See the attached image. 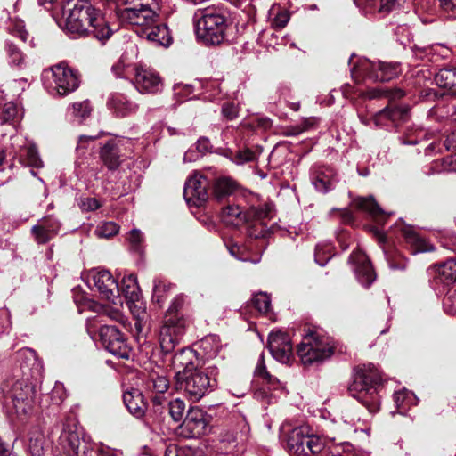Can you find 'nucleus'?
Here are the masks:
<instances>
[{
	"instance_id": "6e6552de",
	"label": "nucleus",
	"mask_w": 456,
	"mask_h": 456,
	"mask_svg": "<svg viewBox=\"0 0 456 456\" xmlns=\"http://www.w3.org/2000/svg\"><path fill=\"white\" fill-rule=\"evenodd\" d=\"M402 72L399 62H374L370 60H361L351 70L352 77L358 75L373 81L387 82L397 77Z\"/></svg>"
},
{
	"instance_id": "5701e85b",
	"label": "nucleus",
	"mask_w": 456,
	"mask_h": 456,
	"mask_svg": "<svg viewBox=\"0 0 456 456\" xmlns=\"http://www.w3.org/2000/svg\"><path fill=\"white\" fill-rule=\"evenodd\" d=\"M61 223L54 216L49 215L39 219L31 228V233L37 244H46L58 235Z\"/></svg>"
},
{
	"instance_id": "4be33fe9",
	"label": "nucleus",
	"mask_w": 456,
	"mask_h": 456,
	"mask_svg": "<svg viewBox=\"0 0 456 456\" xmlns=\"http://www.w3.org/2000/svg\"><path fill=\"white\" fill-rule=\"evenodd\" d=\"M408 118V109L388 106L372 116L375 127L390 130L397 127Z\"/></svg>"
},
{
	"instance_id": "774afa93",
	"label": "nucleus",
	"mask_w": 456,
	"mask_h": 456,
	"mask_svg": "<svg viewBox=\"0 0 456 456\" xmlns=\"http://www.w3.org/2000/svg\"><path fill=\"white\" fill-rule=\"evenodd\" d=\"M79 207L83 211H94L101 207L100 202L94 198H82Z\"/></svg>"
},
{
	"instance_id": "0eeeda50",
	"label": "nucleus",
	"mask_w": 456,
	"mask_h": 456,
	"mask_svg": "<svg viewBox=\"0 0 456 456\" xmlns=\"http://www.w3.org/2000/svg\"><path fill=\"white\" fill-rule=\"evenodd\" d=\"M157 3L155 0H126L125 6L118 10L122 22L145 28L157 22Z\"/></svg>"
},
{
	"instance_id": "0e129e2a",
	"label": "nucleus",
	"mask_w": 456,
	"mask_h": 456,
	"mask_svg": "<svg viewBox=\"0 0 456 456\" xmlns=\"http://www.w3.org/2000/svg\"><path fill=\"white\" fill-rule=\"evenodd\" d=\"M127 240L131 245V248L134 251H139L143 241V236L140 230L133 229L128 235Z\"/></svg>"
},
{
	"instance_id": "c756f323",
	"label": "nucleus",
	"mask_w": 456,
	"mask_h": 456,
	"mask_svg": "<svg viewBox=\"0 0 456 456\" xmlns=\"http://www.w3.org/2000/svg\"><path fill=\"white\" fill-rule=\"evenodd\" d=\"M269 215L264 217L252 216L251 220L246 222L248 224L247 233L250 239H265L271 232L270 228L266 223L273 217V208L268 205Z\"/></svg>"
},
{
	"instance_id": "c03bdc74",
	"label": "nucleus",
	"mask_w": 456,
	"mask_h": 456,
	"mask_svg": "<svg viewBox=\"0 0 456 456\" xmlns=\"http://www.w3.org/2000/svg\"><path fill=\"white\" fill-rule=\"evenodd\" d=\"M22 116L21 110L13 102H8L0 104V122L1 124L14 121Z\"/></svg>"
},
{
	"instance_id": "603ef678",
	"label": "nucleus",
	"mask_w": 456,
	"mask_h": 456,
	"mask_svg": "<svg viewBox=\"0 0 456 456\" xmlns=\"http://www.w3.org/2000/svg\"><path fill=\"white\" fill-rule=\"evenodd\" d=\"M183 305V297L181 296L175 297L168 309L166 312L164 318L172 317V319H179V321H187L184 314L182 313Z\"/></svg>"
},
{
	"instance_id": "a18cd8bd",
	"label": "nucleus",
	"mask_w": 456,
	"mask_h": 456,
	"mask_svg": "<svg viewBox=\"0 0 456 456\" xmlns=\"http://www.w3.org/2000/svg\"><path fill=\"white\" fill-rule=\"evenodd\" d=\"M404 95V91L400 88L388 89L387 87H377L370 89L366 93V96L370 99L386 97L391 101L401 99Z\"/></svg>"
},
{
	"instance_id": "423d86ee",
	"label": "nucleus",
	"mask_w": 456,
	"mask_h": 456,
	"mask_svg": "<svg viewBox=\"0 0 456 456\" xmlns=\"http://www.w3.org/2000/svg\"><path fill=\"white\" fill-rule=\"evenodd\" d=\"M176 378L179 388L183 390L187 397L193 402L200 400L216 386V379L203 370L194 369L186 370V371L178 370Z\"/></svg>"
},
{
	"instance_id": "338daca9",
	"label": "nucleus",
	"mask_w": 456,
	"mask_h": 456,
	"mask_svg": "<svg viewBox=\"0 0 456 456\" xmlns=\"http://www.w3.org/2000/svg\"><path fill=\"white\" fill-rule=\"evenodd\" d=\"M405 0H380L379 12L387 13L401 6Z\"/></svg>"
},
{
	"instance_id": "cd10ccee",
	"label": "nucleus",
	"mask_w": 456,
	"mask_h": 456,
	"mask_svg": "<svg viewBox=\"0 0 456 456\" xmlns=\"http://www.w3.org/2000/svg\"><path fill=\"white\" fill-rule=\"evenodd\" d=\"M121 140L110 138L100 150V158L102 163L110 170L117 169L121 163Z\"/></svg>"
},
{
	"instance_id": "49530a36",
	"label": "nucleus",
	"mask_w": 456,
	"mask_h": 456,
	"mask_svg": "<svg viewBox=\"0 0 456 456\" xmlns=\"http://www.w3.org/2000/svg\"><path fill=\"white\" fill-rule=\"evenodd\" d=\"M411 49L413 57L416 60H420V61H424L426 59L430 61L431 59L429 58V55L434 53H436L438 49L443 50V52L448 51L446 48H444L442 46V45H427V46H420V45L414 44L411 47ZM444 53H442V55H444Z\"/></svg>"
},
{
	"instance_id": "ddd939ff",
	"label": "nucleus",
	"mask_w": 456,
	"mask_h": 456,
	"mask_svg": "<svg viewBox=\"0 0 456 456\" xmlns=\"http://www.w3.org/2000/svg\"><path fill=\"white\" fill-rule=\"evenodd\" d=\"M36 387L31 379H17L9 392L13 406L18 412L28 413L36 399Z\"/></svg>"
},
{
	"instance_id": "680f3d73",
	"label": "nucleus",
	"mask_w": 456,
	"mask_h": 456,
	"mask_svg": "<svg viewBox=\"0 0 456 456\" xmlns=\"http://www.w3.org/2000/svg\"><path fill=\"white\" fill-rule=\"evenodd\" d=\"M255 159V152L249 149L239 150L234 153L233 157L232 158V161L238 165L253 161Z\"/></svg>"
},
{
	"instance_id": "2eb2a0df",
	"label": "nucleus",
	"mask_w": 456,
	"mask_h": 456,
	"mask_svg": "<svg viewBox=\"0 0 456 456\" xmlns=\"http://www.w3.org/2000/svg\"><path fill=\"white\" fill-rule=\"evenodd\" d=\"M269 215L268 204L252 206L243 211L238 205H228L222 210V220L229 225L240 226L251 220L252 216L264 217Z\"/></svg>"
},
{
	"instance_id": "bf43d9fd",
	"label": "nucleus",
	"mask_w": 456,
	"mask_h": 456,
	"mask_svg": "<svg viewBox=\"0 0 456 456\" xmlns=\"http://www.w3.org/2000/svg\"><path fill=\"white\" fill-rule=\"evenodd\" d=\"M118 232V225L114 222H104L95 229V234L99 238H110Z\"/></svg>"
},
{
	"instance_id": "a211bd4d",
	"label": "nucleus",
	"mask_w": 456,
	"mask_h": 456,
	"mask_svg": "<svg viewBox=\"0 0 456 456\" xmlns=\"http://www.w3.org/2000/svg\"><path fill=\"white\" fill-rule=\"evenodd\" d=\"M12 141L13 158L21 165L31 167H42V160L33 142L21 135L12 136Z\"/></svg>"
},
{
	"instance_id": "f3484780",
	"label": "nucleus",
	"mask_w": 456,
	"mask_h": 456,
	"mask_svg": "<svg viewBox=\"0 0 456 456\" xmlns=\"http://www.w3.org/2000/svg\"><path fill=\"white\" fill-rule=\"evenodd\" d=\"M348 263L352 265L358 282L368 289L376 281L377 275L368 256L361 250H354Z\"/></svg>"
},
{
	"instance_id": "052dcab7",
	"label": "nucleus",
	"mask_w": 456,
	"mask_h": 456,
	"mask_svg": "<svg viewBox=\"0 0 456 456\" xmlns=\"http://www.w3.org/2000/svg\"><path fill=\"white\" fill-rule=\"evenodd\" d=\"M94 312H102L103 314L110 317L111 320H114L116 322L124 323L126 322V318L121 313V311L118 308L114 307H108L103 306L101 305H98V307Z\"/></svg>"
},
{
	"instance_id": "4468645a",
	"label": "nucleus",
	"mask_w": 456,
	"mask_h": 456,
	"mask_svg": "<svg viewBox=\"0 0 456 456\" xmlns=\"http://www.w3.org/2000/svg\"><path fill=\"white\" fill-rule=\"evenodd\" d=\"M94 285L102 298L118 305L122 304L119 297V285L110 271L94 269L91 272Z\"/></svg>"
},
{
	"instance_id": "a19ab883",
	"label": "nucleus",
	"mask_w": 456,
	"mask_h": 456,
	"mask_svg": "<svg viewBox=\"0 0 456 456\" xmlns=\"http://www.w3.org/2000/svg\"><path fill=\"white\" fill-rule=\"evenodd\" d=\"M428 140V134L423 129H407V131L398 137L401 145H419Z\"/></svg>"
},
{
	"instance_id": "9b49d317",
	"label": "nucleus",
	"mask_w": 456,
	"mask_h": 456,
	"mask_svg": "<svg viewBox=\"0 0 456 456\" xmlns=\"http://www.w3.org/2000/svg\"><path fill=\"white\" fill-rule=\"evenodd\" d=\"M99 336L102 345L113 355L128 359L130 347L126 337L116 326L102 325L99 330Z\"/></svg>"
},
{
	"instance_id": "4c0bfd02",
	"label": "nucleus",
	"mask_w": 456,
	"mask_h": 456,
	"mask_svg": "<svg viewBox=\"0 0 456 456\" xmlns=\"http://www.w3.org/2000/svg\"><path fill=\"white\" fill-rule=\"evenodd\" d=\"M194 352L191 349L186 347L180 348L172 356V365L174 369L182 368L183 371H186V370H194Z\"/></svg>"
},
{
	"instance_id": "79ce46f5",
	"label": "nucleus",
	"mask_w": 456,
	"mask_h": 456,
	"mask_svg": "<svg viewBox=\"0 0 456 456\" xmlns=\"http://www.w3.org/2000/svg\"><path fill=\"white\" fill-rule=\"evenodd\" d=\"M45 436L40 430H33L29 433L28 449L31 456H45Z\"/></svg>"
},
{
	"instance_id": "aec40b11",
	"label": "nucleus",
	"mask_w": 456,
	"mask_h": 456,
	"mask_svg": "<svg viewBox=\"0 0 456 456\" xmlns=\"http://www.w3.org/2000/svg\"><path fill=\"white\" fill-rule=\"evenodd\" d=\"M208 181L207 178L202 175L195 173L187 179L184 184V200L189 204L195 206L202 205L208 199Z\"/></svg>"
},
{
	"instance_id": "69168bd1",
	"label": "nucleus",
	"mask_w": 456,
	"mask_h": 456,
	"mask_svg": "<svg viewBox=\"0 0 456 456\" xmlns=\"http://www.w3.org/2000/svg\"><path fill=\"white\" fill-rule=\"evenodd\" d=\"M12 330L11 314L8 310L0 311V336Z\"/></svg>"
},
{
	"instance_id": "412c9836",
	"label": "nucleus",
	"mask_w": 456,
	"mask_h": 456,
	"mask_svg": "<svg viewBox=\"0 0 456 456\" xmlns=\"http://www.w3.org/2000/svg\"><path fill=\"white\" fill-rule=\"evenodd\" d=\"M134 85L141 94H157L163 87L162 79L155 70L138 66L134 69Z\"/></svg>"
},
{
	"instance_id": "864d4df0",
	"label": "nucleus",
	"mask_w": 456,
	"mask_h": 456,
	"mask_svg": "<svg viewBox=\"0 0 456 456\" xmlns=\"http://www.w3.org/2000/svg\"><path fill=\"white\" fill-rule=\"evenodd\" d=\"M91 111L92 107L88 101L75 102L71 107V114L75 118H77V121L78 123H81L87 117H89Z\"/></svg>"
},
{
	"instance_id": "f8f14e48",
	"label": "nucleus",
	"mask_w": 456,
	"mask_h": 456,
	"mask_svg": "<svg viewBox=\"0 0 456 456\" xmlns=\"http://www.w3.org/2000/svg\"><path fill=\"white\" fill-rule=\"evenodd\" d=\"M59 440L62 448L69 450L75 456H93L94 451L97 452V447H100L86 436L80 439L78 432L69 424L63 427Z\"/></svg>"
},
{
	"instance_id": "3c124183",
	"label": "nucleus",
	"mask_w": 456,
	"mask_h": 456,
	"mask_svg": "<svg viewBox=\"0 0 456 456\" xmlns=\"http://www.w3.org/2000/svg\"><path fill=\"white\" fill-rule=\"evenodd\" d=\"M185 403L183 400L176 398L172 401L167 400V411L175 422H179L183 417Z\"/></svg>"
},
{
	"instance_id": "58836bf2",
	"label": "nucleus",
	"mask_w": 456,
	"mask_h": 456,
	"mask_svg": "<svg viewBox=\"0 0 456 456\" xmlns=\"http://www.w3.org/2000/svg\"><path fill=\"white\" fill-rule=\"evenodd\" d=\"M435 81L438 86L448 88L456 94V67L441 69L436 73Z\"/></svg>"
},
{
	"instance_id": "5fc2aeb1",
	"label": "nucleus",
	"mask_w": 456,
	"mask_h": 456,
	"mask_svg": "<svg viewBox=\"0 0 456 456\" xmlns=\"http://www.w3.org/2000/svg\"><path fill=\"white\" fill-rule=\"evenodd\" d=\"M200 347L206 352L209 357L216 355L221 346L216 336L210 335L200 341Z\"/></svg>"
},
{
	"instance_id": "6e6d98bb",
	"label": "nucleus",
	"mask_w": 456,
	"mask_h": 456,
	"mask_svg": "<svg viewBox=\"0 0 456 456\" xmlns=\"http://www.w3.org/2000/svg\"><path fill=\"white\" fill-rule=\"evenodd\" d=\"M138 66H133L125 61L121 58L117 63L112 66V72L117 77L128 78L130 75L134 74V69Z\"/></svg>"
},
{
	"instance_id": "4d7b16f0",
	"label": "nucleus",
	"mask_w": 456,
	"mask_h": 456,
	"mask_svg": "<svg viewBox=\"0 0 456 456\" xmlns=\"http://www.w3.org/2000/svg\"><path fill=\"white\" fill-rule=\"evenodd\" d=\"M5 47L10 59V63L21 68L24 63V55L21 51L11 42H6Z\"/></svg>"
},
{
	"instance_id": "9d476101",
	"label": "nucleus",
	"mask_w": 456,
	"mask_h": 456,
	"mask_svg": "<svg viewBox=\"0 0 456 456\" xmlns=\"http://www.w3.org/2000/svg\"><path fill=\"white\" fill-rule=\"evenodd\" d=\"M187 325V321H179L172 317L164 318L159 329V340L162 352L171 354L180 343Z\"/></svg>"
},
{
	"instance_id": "dca6fc26",
	"label": "nucleus",
	"mask_w": 456,
	"mask_h": 456,
	"mask_svg": "<svg viewBox=\"0 0 456 456\" xmlns=\"http://www.w3.org/2000/svg\"><path fill=\"white\" fill-rule=\"evenodd\" d=\"M225 246L234 258L253 264H258L261 261L262 253L266 248L264 241L254 243L248 240L245 244H240L232 239L225 240Z\"/></svg>"
},
{
	"instance_id": "b1692460",
	"label": "nucleus",
	"mask_w": 456,
	"mask_h": 456,
	"mask_svg": "<svg viewBox=\"0 0 456 456\" xmlns=\"http://www.w3.org/2000/svg\"><path fill=\"white\" fill-rule=\"evenodd\" d=\"M268 349L273 357L281 363H288L292 356L289 337L281 331L272 332L269 335Z\"/></svg>"
},
{
	"instance_id": "72a5a7b5",
	"label": "nucleus",
	"mask_w": 456,
	"mask_h": 456,
	"mask_svg": "<svg viewBox=\"0 0 456 456\" xmlns=\"http://www.w3.org/2000/svg\"><path fill=\"white\" fill-rule=\"evenodd\" d=\"M435 281L446 287L456 281V259H448L437 266Z\"/></svg>"
},
{
	"instance_id": "2f4dec72",
	"label": "nucleus",
	"mask_w": 456,
	"mask_h": 456,
	"mask_svg": "<svg viewBox=\"0 0 456 456\" xmlns=\"http://www.w3.org/2000/svg\"><path fill=\"white\" fill-rule=\"evenodd\" d=\"M375 235L382 247L383 254L386 257L387 265L391 270L404 271L407 267V260L396 249L388 250L385 248L387 238L379 231H375Z\"/></svg>"
},
{
	"instance_id": "c9c22d12",
	"label": "nucleus",
	"mask_w": 456,
	"mask_h": 456,
	"mask_svg": "<svg viewBox=\"0 0 456 456\" xmlns=\"http://www.w3.org/2000/svg\"><path fill=\"white\" fill-rule=\"evenodd\" d=\"M109 106L118 117H125L137 109V105L123 94H114L109 100Z\"/></svg>"
},
{
	"instance_id": "ea45409f",
	"label": "nucleus",
	"mask_w": 456,
	"mask_h": 456,
	"mask_svg": "<svg viewBox=\"0 0 456 456\" xmlns=\"http://www.w3.org/2000/svg\"><path fill=\"white\" fill-rule=\"evenodd\" d=\"M394 401L399 414H404L410 407L417 405L418 398L407 389H403L394 394Z\"/></svg>"
},
{
	"instance_id": "7ed1b4c3",
	"label": "nucleus",
	"mask_w": 456,
	"mask_h": 456,
	"mask_svg": "<svg viewBox=\"0 0 456 456\" xmlns=\"http://www.w3.org/2000/svg\"><path fill=\"white\" fill-rule=\"evenodd\" d=\"M197 39L208 46L224 42L228 28L226 12L223 8L208 6L194 15Z\"/></svg>"
},
{
	"instance_id": "f257e3e1",
	"label": "nucleus",
	"mask_w": 456,
	"mask_h": 456,
	"mask_svg": "<svg viewBox=\"0 0 456 456\" xmlns=\"http://www.w3.org/2000/svg\"><path fill=\"white\" fill-rule=\"evenodd\" d=\"M64 29L73 38L93 37L102 45L113 35L104 13L90 0H67Z\"/></svg>"
},
{
	"instance_id": "c85d7f7f",
	"label": "nucleus",
	"mask_w": 456,
	"mask_h": 456,
	"mask_svg": "<svg viewBox=\"0 0 456 456\" xmlns=\"http://www.w3.org/2000/svg\"><path fill=\"white\" fill-rule=\"evenodd\" d=\"M17 360L20 362L22 378L31 379L34 377L35 372H39L40 363L33 349L24 347L19 350L17 352Z\"/></svg>"
},
{
	"instance_id": "13d9d810",
	"label": "nucleus",
	"mask_w": 456,
	"mask_h": 456,
	"mask_svg": "<svg viewBox=\"0 0 456 456\" xmlns=\"http://www.w3.org/2000/svg\"><path fill=\"white\" fill-rule=\"evenodd\" d=\"M252 305L259 313L266 314L271 307V299L266 293L260 292L252 298Z\"/></svg>"
},
{
	"instance_id": "e2e57ef3",
	"label": "nucleus",
	"mask_w": 456,
	"mask_h": 456,
	"mask_svg": "<svg viewBox=\"0 0 456 456\" xmlns=\"http://www.w3.org/2000/svg\"><path fill=\"white\" fill-rule=\"evenodd\" d=\"M10 31L14 37L20 38L23 42L27 40L28 36L22 20L14 21L10 27Z\"/></svg>"
},
{
	"instance_id": "37998d69",
	"label": "nucleus",
	"mask_w": 456,
	"mask_h": 456,
	"mask_svg": "<svg viewBox=\"0 0 456 456\" xmlns=\"http://www.w3.org/2000/svg\"><path fill=\"white\" fill-rule=\"evenodd\" d=\"M236 188V183L229 177H220L215 182L213 193L217 200L230 195Z\"/></svg>"
},
{
	"instance_id": "39448f33",
	"label": "nucleus",
	"mask_w": 456,
	"mask_h": 456,
	"mask_svg": "<svg viewBox=\"0 0 456 456\" xmlns=\"http://www.w3.org/2000/svg\"><path fill=\"white\" fill-rule=\"evenodd\" d=\"M283 441L290 456H310L322 452L326 440L317 435H310L305 427H297L285 434Z\"/></svg>"
},
{
	"instance_id": "393cba45",
	"label": "nucleus",
	"mask_w": 456,
	"mask_h": 456,
	"mask_svg": "<svg viewBox=\"0 0 456 456\" xmlns=\"http://www.w3.org/2000/svg\"><path fill=\"white\" fill-rule=\"evenodd\" d=\"M311 181L318 191L327 193L335 188L338 178L332 167L315 165L312 168Z\"/></svg>"
},
{
	"instance_id": "e433bc0d",
	"label": "nucleus",
	"mask_w": 456,
	"mask_h": 456,
	"mask_svg": "<svg viewBox=\"0 0 456 456\" xmlns=\"http://www.w3.org/2000/svg\"><path fill=\"white\" fill-rule=\"evenodd\" d=\"M145 390L154 395H163L169 388V380L167 378L157 372L150 373L144 382Z\"/></svg>"
},
{
	"instance_id": "f704fd0d",
	"label": "nucleus",
	"mask_w": 456,
	"mask_h": 456,
	"mask_svg": "<svg viewBox=\"0 0 456 456\" xmlns=\"http://www.w3.org/2000/svg\"><path fill=\"white\" fill-rule=\"evenodd\" d=\"M122 293L126 299V304L131 307V304L135 303L140 298V289L137 279L134 274L124 276L121 286L119 287V294Z\"/></svg>"
},
{
	"instance_id": "20e7f679",
	"label": "nucleus",
	"mask_w": 456,
	"mask_h": 456,
	"mask_svg": "<svg viewBox=\"0 0 456 456\" xmlns=\"http://www.w3.org/2000/svg\"><path fill=\"white\" fill-rule=\"evenodd\" d=\"M333 353V339L316 330L305 334L297 347V355L304 365L322 362Z\"/></svg>"
},
{
	"instance_id": "de8ad7c7",
	"label": "nucleus",
	"mask_w": 456,
	"mask_h": 456,
	"mask_svg": "<svg viewBox=\"0 0 456 456\" xmlns=\"http://www.w3.org/2000/svg\"><path fill=\"white\" fill-rule=\"evenodd\" d=\"M73 299L79 313H83L86 309L94 311L98 307V304L96 302L89 299L85 293L80 291L78 289H73Z\"/></svg>"
},
{
	"instance_id": "473e14b6",
	"label": "nucleus",
	"mask_w": 456,
	"mask_h": 456,
	"mask_svg": "<svg viewBox=\"0 0 456 456\" xmlns=\"http://www.w3.org/2000/svg\"><path fill=\"white\" fill-rule=\"evenodd\" d=\"M355 205L360 210L366 212L379 224H384L387 215L373 197L359 198L355 200Z\"/></svg>"
},
{
	"instance_id": "09e8293b",
	"label": "nucleus",
	"mask_w": 456,
	"mask_h": 456,
	"mask_svg": "<svg viewBox=\"0 0 456 456\" xmlns=\"http://www.w3.org/2000/svg\"><path fill=\"white\" fill-rule=\"evenodd\" d=\"M332 251L333 248L328 242L317 244L314 254L315 262L319 265L324 266L332 257Z\"/></svg>"
},
{
	"instance_id": "8fccbe9b",
	"label": "nucleus",
	"mask_w": 456,
	"mask_h": 456,
	"mask_svg": "<svg viewBox=\"0 0 456 456\" xmlns=\"http://www.w3.org/2000/svg\"><path fill=\"white\" fill-rule=\"evenodd\" d=\"M152 403V411L158 420L164 418V414L167 410V399L163 395H153L151 397Z\"/></svg>"
},
{
	"instance_id": "1a4fd4ad",
	"label": "nucleus",
	"mask_w": 456,
	"mask_h": 456,
	"mask_svg": "<svg viewBox=\"0 0 456 456\" xmlns=\"http://www.w3.org/2000/svg\"><path fill=\"white\" fill-rule=\"evenodd\" d=\"M53 91L60 96H64L77 90L80 84L77 71L61 62L51 69Z\"/></svg>"
},
{
	"instance_id": "a878e982",
	"label": "nucleus",
	"mask_w": 456,
	"mask_h": 456,
	"mask_svg": "<svg viewBox=\"0 0 456 456\" xmlns=\"http://www.w3.org/2000/svg\"><path fill=\"white\" fill-rule=\"evenodd\" d=\"M406 244L410 247L412 254L431 252L434 246L425 238L421 237L412 227L405 225L403 222L396 224Z\"/></svg>"
},
{
	"instance_id": "7c9ffc66",
	"label": "nucleus",
	"mask_w": 456,
	"mask_h": 456,
	"mask_svg": "<svg viewBox=\"0 0 456 456\" xmlns=\"http://www.w3.org/2000/svg\"><path fill=\"white\" fill-rule=\"evenodd\" d=\"M142 35L149 41L158 45L168 46L171 44L172 37L168 28L162 23H153L142 28Z\"/></svg>"
},
{
	"instance_id": "bb28decb",
	"label": "nucleus",
	"mask_w": 456,
	"mask_h": 456,
	"mask_svg": "<svg viewBox=\"0 0 456 456\" xmlns=\"http://www.w3.org/2000/svg\"><path fill=\"white\" fill-rule=\"evenodd\" d=\"M123 402L129 413L134 418L141 419L144 417L147 403L144 401L142 393L139 389L131 387L124 391Z\"/></svg>"
},
{
	"instance_id": "f03ea898",
	"label": "nucleus",
	"mask_w": 456,
	"mask_h": 456,
	"mask_svg": "<svg viewBox=\"0 0 456 456\" xmlns=\"http://www.w3.org/2000/svg\"><path fill=\"white\" fill-rule=\"evenodd\" d=\"M382 381L380 371L373 363L362 364L354 369L353 380L348 387L349 394L370 413L379 409V387Z\"/></svg>"
},
{
	"instance_id": "6ab92c4d",
	"label": "nucleus",
	"mask_w": 456,
	"mask_h": 456,
	"mask_svg": "<svg viewBox=\"0 0 456 456\" xmlns=\"http://www.w3.org/2000/svg\"><path fill=\"white\" fill-rule=\"evenodd\" d=\"M209 424V416L198 407H191L180 426L186 437H198L206 434Z\"/></svg>"
}]
</instances>
